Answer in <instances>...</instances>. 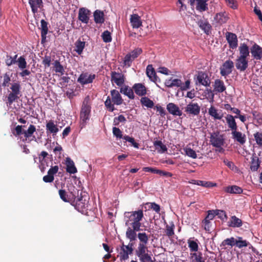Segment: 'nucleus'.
I'll list each match as a JSON object with an SVG mask.
<instances>
[{
  "label": "nucleus",
  "mask_w": 262,
  "mask_h": 262,
  "mask_svg": "<svg viewBox=\"0 0 262 262\" xmlns=\"http://www.w3.org/2000/svg\"><path fill=\"white\" fill-rule=\"evenodd\" d=\"M231 135L232 138L239 144L243 145L245 143L246 136L245 134H243L237 130H234L232 131Z\"/></svg>",
  "instance_id": "obj_16"
},
{
  "label": "nucleus",
  "mask_w": 262,
  "mask_h": 262,
  "mask_svg": "<svg viewBox=\"0 0 262 262\" xmlns=\"http://www.w3.org/2000/svg\"><path fill=\"white\" fill-rule=\"evenodd\" d=\"M18 66L21 69H24L27 67V62L23 56H20L17 60Z\"/></svg>",
  "instance_id": "obj_56"
},
{
  "label": "nucleus",
  "mask_w": 262,
  "mask_h": 262,
  "mask_svg": "<svg viewBox=\"0 0 262 262\" xmlns=\"http://www.w3.org/2000/svg\"><path fill=\"white\" fill-rule=\"evenodd\" d=\"M253 136L256 144L259 147H262V133L257 132L254 134Z\"/></svg>",
  "instance_id": "obj_52"
},
{
  "label": "nucleus",
  "mask_w": 262,
  "mask_h": 262,
  "mask_svg": "<svg viewBox=\"0 0 262 262\" xmlns=\"http://www.w3.org/2000/svg\"><path fill=\"white\" fill-rule=\"evenodd\" d=\"M143 170L145 172H149L153 173L158 174L161 176L171 177L172 174L169 172L165 171L162 170L158 169L155 167H145L143 168Z\"/></svg>",
  "instance_id": "obj_19"
},
{
  "label": "nucleus",
  "mask_w": 262,
  "mask_h": 262,
  "mask_svg": "<svg viewBox=\"0 0 262 262\" xmlns=\"http://www.w3.org/2000/svg\"><path fill=\"white\" fill-rule=\"evenodd\" d=\"M242 224V221L235 215L232 216L230 221L228 222V226L232 227H240Z\"/></svg>",
  "instance_id": "obj_37"
},
{
  "label": "nucleus",
  "mask_w": 262,
  "mask_h": 262,
  "mask_svg": "<svg viewBox=\"0 0 262 262\" xmlns=\"http://www.w3.org/2000/svg\"><path fill=\"white\" fill-rule=\"evenodd\" d=\"M248 66V60L247 59L237 57L235 60V67L241 72L245 71Z\"/></svg>",
  "instance_id": "obj_18"
},
{
  "label": "nucleus",
  "mask_w": 262,
  "mask_h": 262,
  "mask_svg": "<svg viewBox=\"0 0 262 262\" xmlns=\"http://www.w3.org/2000/svg\"><path fill=\"white\" fill-rule=\"evenodd\" d=\"M52 64L53 70L56 73H60L61 75L64 74L65 72L64 69L59 60H55Z\"/></svg>",
  "instance_id": "obj_38"
},
{
  "label": "nucleus",
  "mask_w": 262,
  "mask_h": 262,
  "mask_svg": "<svg viewBox=\"0 0 262 262\" xmlns=\"http://www.w3.org/2000/svg\"><path fill=\"white\" fill-rule=\"evenodd\" d=\"M73 199L71 204L74 206L75 208L79 212L83 213L87 207V204L85 203V200H83L82 196V191L73 187L72 191H71Z\"/></svg>",
  "instance_id": "obj_3"
},
{
  "label": "nucleus",
  "mask_w": 262,
  "mask_h": 262,
  "mask_svg": "<svg viewBox=\"0 0 262 262\" xmlns=\"http://www.w3.org/2000/svg\"><path fill=\"white\" fill-rule=\"evenodd\" d=\"M113 133L114 136H115L117 138L121 139L123 137V135L122 134V132L118 127H114L113 128Z\"/></svg>",
  "instance_id": "obj_64"
},
{
  "label": "nucleus",
  "mask_w": 262,
  "mask_h": 262,
  "mask_svg": "<svg viewBox=\"0 0 262 262\" xmlns=\"http://www.w3.org/2000/svg\"><path fill=\"white\" fill-rule=\"evenodd\" d=\"M10 89L11 92L7 97L6 102L7 106L11 105L14 102L17 101L21 96V85L19 82L12 83Z\"/></svg>",
  "instance_id": "obj_4"
},
{
  "label": "nucleus",
  "mask_w": 262,
  "mask_h": 262,
  "mask_svg": "<svg viewBox=\"0 0 262 262\" xmlns=\"http://www.w3.org/2000/svg\"><path fill=\"white\" fill-rule=\"evenodd\" d=\"M236 239H235L233 237H231L230 238H228L224 239L222 244L221 246H225L226 245L230 246L231 247H233L235 245Z\"/></svg>",
  "instance_id": "obj_49"
},
{
  "label": "nucleus",
  "mask_w": 262,
  "mask_h": 262,
  "mask_svg": "<svg viewBox=\"0 0 262 262\" xmlns=\"http://www.w3.org/2000/svg\"><path fill=\"white\" fill-rule=\"evenodd\" d=\"M154 145L159 153H164L167 150L166 145L163 144L161 141H156L154 142Z\"/></svg>",
  "instance_id": "obj_41"
},
{
  "label": "nucleus",
  "mask_w": 262,
  "mask_h": 262,
  "mask_svg": "<svg viewBox=\"0 0 262 262\" xmlns=\"http://www.w3.org/2000/svg\"><path fill=\"white\" fill-rule=\"evenodd\" d=\"M185 151L187 156L193 159H195L197 157L195 151L190 147H186L185 149Z\"/></svg>",
  "instance_id": "obj_55"
},
{
  "label": "nucleus",
  "mask_w": 262,
  "mask_h": 262,
  "mask_svg": "<svg viewBox=\"0 0 262 262\" xmlns=\"http://www.w3.org/2000/svg\"><path fill=\"white\" fill-rule=\"evenodd\" d=\"M207 213V216L204 220V222H206L207 221L210 222V220H212L214 219L215 215V211L214 210H208Z\"/></svg>",
  "instance_id": "obj_63"
},
{
  "label": "nucleus",
  "mask_w": 262,
  "mask_h": 262,
  "mask_svg": "<svg viewBox=\"0 0 262 262\" xmlns=\"http://www.w3.org/2000/svg\"><path fill=\"white\" fill-rule=\"evenodd\" d=\"M51 57L49 55H45L43 58L42 63L45 68H48L51 66Z\"/></svg>",
  "instance_id": "obj_61"
},
{
  "label": "nucleus",
  "mask_w": 262,
  "mask_h": 262,
  "mask_svg": "<svg viewBox=\"0 0 262 262\" xmlns=\"http://www.w3.org/2000/svg\"><path fill=\"white\" fill-rule=\"evenodd\" d=\"M85 42L82 41L80 39L77 40L75 42L76 49L75 51L78 55H81L82 53L83 50L85 47Z\"/></svg>",
  "instance_id": "obj_45"
},
{
  "label": "nucleus",
  "mask_w": 262,
  "mask_h": 262,
  "mask_svg": "<svg viewBox=\"0 0 262 262\" xmlns=\"http://www.w3.org/2000/svg\"><path fill=\"white\" fill-rule=\"evenodd\" d=\"M238 50L239 52V56L238 57L247 59L249 56V49L248 46L245 43H242L239 47Z\"/></svg>",
  "instance_id": "obj_30"
},
{
  "label": "nucleus",
  "mask_w": 262,
  "mask_h": 262,
  "mask_svg": "<svg viewBox=\"0 0 262 262\" xmlns=\"http://www.w3.org/2000/svg\"><path fill=\"white\" fill-rule=\"evenodd\" d=\"M185 112L189 115L197 116L200 114V106L198 103L191 102L185 107Z\"/></svg>",
  "instance_id": "obj_11"
},
{
  "label": "nucleus",
  "mask_w": 262,
  "mask_h": 262,
  "mask_svg": "<svg viewBox=\"0 0 262 262\" xmlns=\"http://www.w3.org/2000/svg\"><path fill=\"white\" fill-rule=\"evenodd\" d=\"M112 101L116 105H121L123 102V99L120 93L116 90H112L111 91Z\"/></svg>",
  "instance_id": "obj_27"
},
{
  "label": "nucleus",
  "mask_w": 262,
  "mask_h": 262,
  "mask_svg": "<svg viewBox=\"0 0 262 262\" xmlns=\"http://www.w3.org/2000/svg\"><path fill=\"white\" fill-rule=\"evenodd\" d=\"M23 126L18 125L15 128V133H13V134L17 136L21 134H24L25 137L27 139L31 137L33 134L36 132V127L32 124H30L26 130H23Z\"/></svg>",
  "instance_id": "obj_5"
},
{
  "label": "nucleus",
  "mask_w": 262,
  "mask_h": 262,
  "mask_svg": "<svg viewBox=\"0 0 262 262\" xmlns=\"http://www.w3.org/2000/svg\"><path fill=\"white\" fill-rule=\"evenodd\" d=\"M10 81L11 78L9 74L7 73H5L3 76V82L2 84V86L4 87L8 86Z\"/></svg>",
  "instance_id": "obj_59"
},
{
  "label": "nucleus",
  "mask_w": 262,
  "mask_h": 262,
  "mask_svg": "<svg viewBox=\"0 0 262 262\" xmlns=\"http://www.w3.org/2000/svg\"><path fill=\"white\" fill-rule=\"evenodd\" d=\"M187 243L191 252L198 251L199 245L196 241L191 240L190 238H189L187 241Z\"/></svg>",
  "instance_id": "obj_46"
},
{
  "label": "nucleus",
  "mask_w": 262,
  "mask_h": 262,
  "mask_svg": "<svg viewBox=\"0 0 262 262\" xmlns=\"http://www.w3.org/2000/svg\"><path fill=\"white\" fill-rule=\"evenodd\" d=\"M133 251V248H129L128 246H126V245H125L123 242L122 246L121 247V251L119 253L120 259L121 260H125L129 258V254H132Z\"/></svg>",
  "instance_id": "obj_15"
},
{
  "label": "nucleus",
  "mask_w": 262,
  "mask_h": 262,
  "mask_svg": "<svg viewBox=\"0 0 262 262\" xmlns=\"http://www.w3.org/2000/svg\"><path fill=\"white\" fill-rule=\"evenodd\" d=\"M142 53V50L141 48H137L129 53L132 58L134 59L138 57Z\"/></svg>",
  "instance_id": "obj_57"
},
{
  "label": "nucleus",
  "mask_w": 262,
  "mask_h": 262,
  "mask_svg": "<svg viewBox=\"0 0 262 262\" xmlns=\"http://www.w3.org/2000/svg\"><path fill=\"white\" fill-rule=\"evenodd\" d=\"M29 3L32 11L35 13L37 11L38 8L41 5L42 0H29Z\"/></svg>",
  "instance_id": "obj_44"
},
{
  "label": "nucleus",
  "mask_w": 262,
  "mask_h": 262,
  "mask_svg": "<svg viewBox=\"0 0 262 262\" xmlns=\"http://www.w3.org/2000/svg\"><path fill=\"white\" fill-rule=\"evenodd\" d=\"M91 112V106L88 104V101L85 99L83 102L80 112V119L83 123L89 119Z\"/></svg>",
  "instance_id": "obj_9"
},
{
  "label": "nucleus",
  "mask_w": 262,
  "mask_h": 262,
  "mask_svg": "<svg viewBox=\"0 0 262 262\" xmlns=\"http://www.w3.org/2000/svg\"><path fill=\"white\" fill-rule=\"evenodd\" d=\"M71 191L72 190L70 191V195H68L64 189L59 190L58 193L60 198L64 202H68L71 203L73 199L72 195L71 194Z\"/></svg>",
  "instance_id": "obj_35"
},
{
  "label": "nucleus",
  "mask_w": 262,
  "mask_h": 262,
  "mask_svg": "<svg viewBox=\"0 0 262 262\" xmlns=\"http://www.w3.org/2000/svg\"><path fill=\"white\" fill-rule=\"evenodd\" d=\"M174 225L172 223L171 225H166L165 233L168 237H171L174 234Z\"/></svg>",
  "instance_id": "obj_51"
},
{
  "label": "nucleus",
  "mask_w": 262,
  "mask_h": 262,
  "mask_svg": "<svg viewBox=\"0 0 262 262\" xmlns=\"http://www.w3.org/2000/svg\"><path fill=\"white\" fill-rule=\"evenodd\" d=\"M46 128L47 131L53 134H56L59 131L57 125L54 123L52 120H50L47 123Z\"/></svg>",
  "instance_id": "obj_42"
},
{
  "label": "nucleus",
  "mask_w": 262,
  "mask_h": 262,
  "mask_svg": "<svg viewBox=\"0 0 262 262\" xmlns=\"http://www.w3.org/2000/svg\"><path fill=\"white\" fill-rule=\"evenodd\" d=\"M154 110H156L157 113H159L158 115H160L161 117H164L166 115L165 110L161 106L157 104L154 106L153 107Z\"/></svg>",
  "instance_id": "obj_62"
},
{
  "label": "nucleus",
  "mask_w": 262,
  "mask_h": 262,
  "mask_svg": "<svg viewBox=\"0 0 262 262\" xmlns=\"http://www.w3.org/2000/svg\"><path fill=\"white\" fill-rule=\"evenodd\" d=\"M198 25L200 28L207 34L209 35L211 32L212 26L209 24L208 20L205 17L200 19L198 22Z\"/></svg>",
  "instance_id": "obj_12"
},
{
  "label": "nucleus",
  "mask_w": 262,
  "mask_h": 262,
  "mask_svg": "<svg viewBox=\"0 0 262 262\" xmlns=\"http://www.w3.org/2000/svg\"><path fill=\"white\" fill-rule=\"evenodd\" d=\"M66 170L68 172L74 174L77 172V169L74 165V162L70 158H66Z\"/></svg>",
  "instance_id": "obj_33"
},
{
  "label": "nucleus",
  "mask_w": 262,
  "mask_h": 262,
  "mask_svg": "<svg viewBox=\"0 0 262 262\" xmlns=\"http://www.w3.org/2000/svg\"><path fill=\"white\" fill-rule=\"evenodd\" d=\"M165 85L167 88L180 87L182 84V82L180 79L173 78L171 77L169 79L165 80Z\"/></svg>",
  "instance_id": "obj_22"
},
{
  "label": "nucleus",
  "mask_w": 262,
  "mask_h": 262,
  "mask_svg": "<svg viewBox=\"0 0 262 262\" xmlns=\"http://www.w3.org/2000/svg\"><path fill=\"white\" fill-rule=\"evenodd\" d=\"M251 53L254 59L260 60L262 58V48L257 44H254L251 48Z\"/></svg>",
  "instance_id": "obj_21"
},
{
  "label": "nucleus",
  "mask_w": 262,
  "mask_h": 262,
  "mask_svg": "<svg viewBox=\"0 0 262 262\" xmlns=\"http://www.w3.org/2000/svg\"><path fill=\"white\" fill-rule=\"evenodd\" d=\"M214 90L213 91L216 92L217 93H223L224 92L226 89V86L223 82V81L216 79L214 81Z\"/></svg>",
  "instance_id": "obj_28"
},
{
  "label": "nucleus",
  "mask_w": 262,
  "mask_h": 262,
  "mask_svg": "<svg viewBox=\"0 0 262 262\" xmlns=\"http://www.w3.org/2000/svg\"><path fill=\"white\" fill-rule=\"evenodd\" d=\"M234 68V63L232 60H226L220 68V74L222 76L226 77L231 74Z\"/></svg>",
  "instance_id": "obj_10"
},
{
  "label": "nucleus",
  "mask_w": 262,
  "mask_h": 262,
  "mask_svg": "<svg viewBox=\"0 0 262 262\" xmlns=\"http://www.w3.org/2000/svg\"><path fill=\"white\" fill-rule=\"evenodd\" d=\"M225 192L232 194H241L243 192V189L236 185L229 186L224 188Z\"/></svg>",
  "instance_id": "obj_31"
},
{
  "label": "nucleus",
  "mask_w": 262,
  "mask_h": 262,
  "mask_svg": "<svg viewBox=\"0 0 262 262\" xmlns=\"http://www.w3.org/2000/svg\"><path fill=\"white\" fill-rule=\"evenodd\" d=\"M146 73L151 81L155 82L157 80L158 76L151 64H149L147 66Z\"/></svg>",
  "instance_id": "obj_29"
},
{
  "label": "nucleus",
  "mask_w": 262,
  "mask_h": 262,
  "mask_svg": "<svg viewBox=\"0 0 262 262\" xmlns=\"http://www.w3.org/2000/svg\"><path fill=\"white\" fill-rule=\"evenodd\" d=\"M191 183L197 185L199 186H202L203 187H206V188H209V187H212L214 186H215L216 185V183H213L211 182H208V181H201V180H192Z\"/></svg>",
  "instance_id": "obj_39"
},
{
  "label": "nucleus",
  "mask_w": 262,
  "mask_h": 262,
  "mask_svg": "<svg viewBox=\"0 0 262 262\" xmlns=\"http://www.w3.org/2000/svg\"><path fill=\"white\" fill-rule=\"evenodd\" d=\"M125 81V76L122 72L112 71L111 73V81L112 84L115 83L117 86L122 87Z\"/></svg>",
  "instance_id": "obj_8"
},
{
  "label": "nucleus",
  "mask_w": 262,
  "mask_h": 262,
  "mask_svg": "<svg viewBox=\"0 0 262 262\" xmlns=\"http://www.w3.org/2000/svg\"><path fill=\"white\" fill-rule=\"evenodd\" d=\"M249 243L246 240H243L242 237H237L236 239L235 245L239 248L248 246Z\"/></svg>",
  "instance_id": "obj_48"
},
{
  "label": "nucleus",
  "mask_w": 262,
  "mask_h": 262,
  "mask_svg": "<svg viewBox=\"0 0 262 262\" xmlns=\"http://www.w3.org/2000/svg\"><path fill=\"white\" fill-rule=\"evenodd\" d=\"M208 0H196V8L198 10L202 12L208 9L206 2Z\"/></svg>",
  "instance_id": "obj_43"
},
{
  "label": "nucleus",
  "mask_w": 262,
  "mask_h": 262,
  "mask_svg": "<svg viewBox=\"0 0 262 262\" xmlns=\"http://www.w3.org/2000/svg\"><path fill=\"white\" fill-rule=\"evenodd\" d=\"M91 15V11L86 8H81L79 10L78 16H89Z\"/></svg>",
  "instance_id": "obj_53"
},
{
  "label": "nucleus",
  "mask_w": 262,
  "mask_h": 262,
  "mask_svg": "<svg viewBox=\"0 0 262 262\" xmlns=\"http://www.w3.org/2000/svg\"><path fill=\"white\" fill-rule=\"evenodd\" d=\"M125 225L140 228L141 221L144 217L143 211L142 209L125 212Z\"/></svg>",
  "instance_id": "obj_2"
},
{
  "label": "nucleus",
  "mask_w": 262,
  "mask_h": 262,
  "mask_svg": "<svg viewBox=\"0 0 262 262\" xmlns=\"http://www.w3.org/2000/svg\"><path fill=\"white\" fill-rule=\"evenodd\" d=\"M140 103L142 106L147 108H151L154 107V102L147 97H142L140 99Z\"/></svg>",
  "instance_id": "obj_40"
},
{
  "label": "nucleus",
  "mask_w": 262,
  "mask_h": 262,
  "mask_svg": "<svg viewBox=\"0 0 262 262\" xmlns=\"http://www.w3.org/2000/svg\"><path fill=\"white\" fill-rule=\"evenodd\" d=\"M141 17H130V21L133 28H138L142 26Z\"/></svg>",
  "instance_id": "obj_47"
},
{
  "label": "nucleus",
  "mask_w": 262,
  "mask_h": 262,
  "mask_svg": "<svg viewBox=\"0 0 262 262\" xmlns=\"http://www.w3.org/2000/svg\"><path fill=\"white\" fill-rule=\"evenodd\" d=\"M260 161L255 155H253L251 158L250 169L252 171H256L260 167Z\"/></svg>",
  "instance_id": "obj_32"
},
{
  "label": "nucleus",
  "mask_w": 262,
  "mask_h": 262,
  "mask_svg": "<svg viewBox=\"0 0 262 262\" xmlns=\"http://www.w3.org/2000/svg\"><path fill=\"white\" fill-rule=\"evenodd\" d=\"M195 84L202 85L205 86H209L210 84V79L207 73L204 71H199L194 76Z\"/></svg>",
  "instance_id": "obj_7"
},
{
  "label": "nucleus",
  "mask_w": 262,
  "mask_h": 262,
  "mask_svg": "<svg viewBox=\"0 0 262 262\" xmlns=\"http://www.w3.org/2000/svg\"><path fill=\"white\" fill-rule=\"evenodd\" d=\"M95 78V74H89L88 73H82L78 77L77 81L84 85L93 82Z\"/></svg>",
  "instance_id": "obj_13"
},
{
  "label": "nucleus",
  "mask_w": 262,
  "mask_h": 262,
  "mask_svg": "<svg viewBox=\"0 0 262 262\" xmlns=\"http://www.w3.org/2000/svg\"><path fill=\"white\" fill-rule=\"evenodd\" d=\"M101 37L104 42L108 43L112 41V38L111 33L107 30L104 31L102 33Z\"/></svg>",
  "instance_id": "obj_50"
},
{
  "label": "nucleus",
  "mask_w": 262,
  "mask_h": 262,
  "mask_svg": "<svg viewBox=\"0 0 262 262\" xmlns=\"http://www.w3.org/2000/svg\"><path fill=\"white\" fill-rule=\"evenodd\" d=\"M125 141H128L132 143V145L135 148H139V144L135 142L134 138L130 137L128 136L125 135L122 138Z\"/></svg>",
  "instance_id": "obj_60"
},
{
  "label": "nucleus",
  "mask_w": 262,
  "mask_h": 262,
  "mask_svg": "<svg viewBox=\"0 0 262 262\" xmlns=\"http://www.w3.org/2000/svg\"><path fill=\"white\" fill-rule=\"evenodd\" d=\"M166 108L170 114L175 116H181L183 113L179 106L173 103H169L166 106Z\"/></svg>",
  "instance_id": "obj_17"
},
{
  "label": "nucleus",
  "mask_w": 262,
  "mask_h": 262,
  "mask_svg": "<svg viewBox=\"0 0 262 262\" xmlns=\"http://www.w3.org/2000/svg\"><path fill=\"white\" fill-rule=\"evenodd\" d=\"M228 127L232 130H237V125L235 121V116L228 114L225 117Z\"/></svg>",
  "instance_id": "obj_26"
},
{
  "label": "nucleus",
  "mask_w": 262,
  "mask_h": 262,
  "mask_svg": "<svg viewBox=\"0 0 262 262\" xmlns=\"http://www.w3.org/2000/svg\"><path fill=\"white\" fill-rule=\"evenodd\" d=\"M133 90V88L132 89L127 85L122 86L120 89V93L127 96L129 99H134L135 95Z\"/></svg>",
  "instance_id": "obj_34"
},
{
  "label": "nucleus",
  "mask_w": 262,
  "mask_h": 262,
  "mask_svg": "<svg viewBox=\"0 0 262 262\" xmlns=\"http://www.w3.org/2000/svg\"><path fill=\"white\" fill-rule=\"evenodd\" d=\"M138 238L139 243L135 250V254L139 258L141 262H153L150 255L148 253V235L145 232H140L138 233Z\"/></svg>",
  "instance_id": "obj_1"
},
{
  "label": "nucleus",
  "mask_w": 262,
  "mask_h": 262,
  "mask_svg": "<svg viewBox=\"0 0 262 262\" xmlns=\"http://www.w3.org/2000/svg\"><path fill=\"white\" fill-rule=\"evenodd\" d=\"M48 23L44 19L41 20V37L42 41L46 39L47 34L48 32Z\"/></svg>",
  "instance_id": "obj_36"
},
{
  "label": "nucleus",
  "mask_w": 262,
  "mask_h": 262,
  "mask_svg": "<svg viewBox=\"0 0 262 262\" xmlns=\"http://www.w3.org/2000/svg\"><path fill=\"white\" fill-rule=\"evenodd\" d=\"M210 142L213 147L223 146L225 144L224 135L219 131L213 132L210 135Z\"/></svg>",
  "instance_id": "obj_6"
},
{
  "label": "nucleus",
  "mask_w": 262,
  "mask_h": 262,
  "mask_svg": "<svg viewBox=\"0 0 262 262\" xmlns=\"http://www.w3.org/2000/svg\"><path fill=\"white\" fill-rule=\"evenodd\" d=\"M104 104H105V106H106V107L107 108V109L110 112H112L114 111L115 107H114V104H113L112 103V101L109 96L107 97L106 100L104 102Z\"/></svg>",
  "instance_id": "obj_54"
},
{
  "label": "nucleus",
  "mask_w": 262,
  "mask_h": 262,
  "mask_svg": "<svg viewBox=\"0 0 262 262\" xmlns=\"http://www.w3.org/2000/svg\"><path fill=\"white\" fill-rule=\"evenodd\" d=\"M134 60V58H132L130 55L128 53L126 54L124 58L123 63L125 66H127L129 67L131 66V64L133 61Z\"/></svg>",
  "instance_id": "obj_58"
},
{
  "label": "nucleus",
  "mask_w": 262,
  "mask_h": 262,
  "mask_svg": "<svg viewBox=\"0 0 262 262\" xmlns=\"http://www.w3.org/2000/svg\"><path fill=\"white\" fill-rule=\"evenodd\" d=\"M189 259L190 262H205L206 259L203 256L201 252H194L190 253Z\"/></svg>",
  "instance_id": "obj_24"
},
{
  "label": "nucleus",
  "mask_w": 262,
  "mask_h": 262,
  "mask_svg": "<svg viewBox=\"0 0 262 262\" xmlns=\"http://www.w3.org/2000/svg\"><path fill=\"white\" fill-rule=\"evenodd\" d=\"M133 89L135 93L139 96H145L147 93L145 86L142 83H135L133 86Z\"/></svg>",
  "instance_id": "obj_25"
},
{
  "label": "nucleus",
  "mask_w": 262,
  "mask_h": 262,
  "mask_svg": "<svg viewBox=\"0 0 262 262\" xmlns=\"http://www.w3.org/2000/svg\"><path fill=\"white\" fill-rule=\"evenodd\" d=\"M226 38L230 48L234 49L237 47L238 40L235 34L227 32L226 33Z\"/></svg>",
  "instance_id": "obj_14"
},
{
  "label": "nucleus",
  "mask_w": 262,
  "mask_h": 262,
  "mask_svg": "<svg viewBox=\"0 0 262 262\" xmlns=\"http://www.w3.org/2000/svg\"><path fill=\"white\" fill-rule=\"evenodd\" d=\"M141 230L140 228H138L134 227H128L126 232V237L130 240V242L135 241L136 238L137 234L136 232Z\"/></svg>",
  "instance_id": "obj_20"
},
{
  "label": "nucleus",
  "mask_w": 262,
  "mask_h": 262,
  "mask_svg": "<svg viewBox=\"0 0 262 262\" xmlns=\"http://www.w3.org/2000/svg\"><path fill=\"white\" fill-rule=\"evenodd\" d=\"M208 113L214 120H221L224 117V114L221 110L219 112L213 106H211L208 111Z\"/></svg>",
  "instance_id": "obj_23"
}]
</instances>
